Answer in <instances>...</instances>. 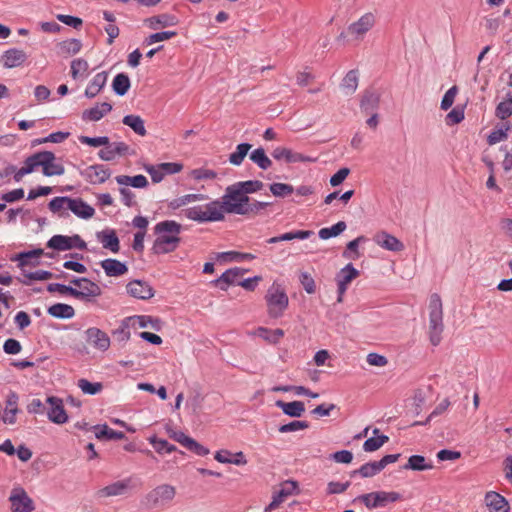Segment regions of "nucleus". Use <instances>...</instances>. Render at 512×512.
Returning <instances> with one entry per match:
<instances>
[{
	"mask_svg": "<svg viewBox=\"0 0 512 512\" xmlns=\"http://www.w3.org/2000/svg\"><path fill=\"white\" fill-rule=\"evenodd\" d=\"M218 204H220L219 209L224 216L225 213L244 216L255 215L270 205L269 202L251 201L248 195L234 187L233 184L225 189V193L221 200H218Z\"/></svg>",
	"mask_w": 512,
	"mask_h": 512,
	"instance_id": "f257e3e1",
	"label": "nucleus"
},
{
	"mask_svg": "<svg viewBox=\"0 0 512 512\" xmlns=\"http://www.w3.org/2000/svg\"><path fill=\"white\" fill-rule=\"evenodd\" d=\"M182 226L173 220H165L157 223L154 233L157 235L153 243L154 254H167L173 252L181 241L180 233Z\"/></svg>",
	"mask_w": 512,
	"mask_h": 512,
	"instance_id": "f03ea898",
	"label": "nucleus"
},
{
	"mask_svg": "<svg viewBox=\"0 0 512 512\" xmlns=\"http://www.w3.org/2000/svg\"><path fill=\"white\" fill-rule=\"evenodd\" d=\"M443 330L442 301L438 294H432L429 301V336L433 346L441 342Z\"/></svg>",
	"mask_w": 512,
	"mask_h": 512,
	"instance_id": "7ed1b4c3",
	"label": "nucleus"
},
{
	"mask_svg": "<svg viewBox=\"0 0 512 512\" xmlns=\"http://www.w3.org/2000/svg\"><path fill=\"white\" fill-rule=\"evenodd\" d=\"M218 200H213L205 205H197L183 210L186 218L199 222H217L224 220L223 213L220 212Z\"/></svg>",
	"mask_w": 512,
	"mask_h": 512,
	"instance_id": "20e7f679",
	"label": "nucleus"
},
{
	"mask_svg": "<svg viewBox=\"0 0 512 512\" xmlns=\"http://www.w3.org/2000/svg\"><path fill=\"white\" fill-rule=\"evenodd\" d=\"M267 304V312L271 318H279L283 316L284 311L289 305V298L285 290L278 283H273L267 290L265 295Z\"/></svg>",
	"mask_w": 512,
	"mask_h": 512,
	"instance_id": "39448f33",
	"label": "nucleus"
},
{
	"mask_svg": "<svg viewBox=\"0 0 512 512\" xmlns=\"http://www.w3.org/2000/svg\"><path fill=\"white\" fill-rule=\"evenodd\" d=\"M401 499V494L395 491H375L362 494L356 498L369 510L385 507L388 503H394Z\"/></svg>",
	"mask_w": 512,
	"mask_h": 512,
	"instance_id": "423d86ee",
	"label": "nucleus"
},
{
	"mask_svg": "<svg viewBox=\"0 0 512 512\" xmlns=\"http://www.w3.org/2000/svg\"><path fill=\"white\" fill-rule=\"evenodd\" d=\"M176 496V488L169 484L156 486L146 495L147 503L152 507L165 506Z\"/></svg>",
	"mask_w": 512,
	"mask_h": 512,
	"instance_id": "0eeeda50",
	"label": "nucleus"
},
{
	"mask_svg": "<svg viewBox=\"0 0 512 512\" xmlns=\"http://www.w3.org/2000/svg\"><path fill=\"white\" fill-rule=\"evenodd\" d=\"M376 16L372 12L363 14L357 21L347 27V33L355 40H363L365 35L375 26Z\"/></svg>",
	"mask_w": 512,
	"mask_h": 512,
	"instance_id": "6e6552de",
	"label": "nucleus"
},
{
	"mask_svg": "<svg viewBox=\"0 0 512 512\" xmlns=\"http://www.w3.org/2000/svg\"><path fill=\"white\" fill-rule=\"evenodd\" d=\"M9 501L11 502V510L13 512H32L35 509L33 500L21 487L12 489Z\"/></svg>",
	"mask_w": 512,
	"mask_h": 512,
	"instance_id": "1a4fd4ad",
	"label": "nucleus"
},
{
	"mask_svg": "<svg viewBox=\"0 0 512 512\" xmlns=\"http://www.w3.org/2000/svg\"><path fill=\"white\" fill-rule=\"evenodd\" d=\"M272 156L276 160H284L286 163L308 162L314 163L317 157L304 155L302 153L294 152L285 147H277L273 150Z\"/></svg>",
	"mask_w": 512,
	"mask_h": 512,
	"instance_id": "9d476101",
	"label": "nucleus"
},
{
	"mask_svg": "<svg viewBox=\"0 0 512 512\" xmlns=\"http://www.w3.org/2000/svg\"><path fill=\"white\" fill-rule=\"evenodd\" d=\"M47 403L50 405V408L47 411L48 419L55 424L66 423L68 420V416L64 409L62 399L56 396H49L47 398Z\"/></svg>",
	"mask_w": 512,
	"mask_h": 512,
	"instance_id": "9b49d317",
	"label": "nucleus"
},
{
	"mask_svg": "<svg viewBox=\"0 0 512 512\" xmlns=\"http://www.w3.org/2000/svg\"><path fill=\"white\" fill-rule=\"evenodd\" d=\"M81 175L86 181L95 185L104 183L111 176V171L102 164H95L81 171Z\"/></svg>",
	"mask_w": 512,
	"mask_h": 512,
	"instance_id": "f8f14e48",
	"label": "nucleus"
},
{
	"mask_svg": "<svg viewBox=\"0 0 512 512\" xmlns=\"http://www.w3.org/2000/svg\"><path fill=\"white\" fill-rule=\"evenodd\" d=\"M359 275V271L356 270L352 264H347L336 276L338 285V299L337 301L342 302L344 293L347 290L349 283Z\"/></svg>",
	"mask_w": 512,
	"mask_h": 512,
	"instance_id": "ddd939ff",
	"label": "nucleus"
},
{
	"mask_svg": "<svg viewBox=\"0 0 512 512\" xmlns=\"http://www.w3.org/2000/svg\"><path fill=\"white\" fill-rule=\"evenodd\" d=\"M85 337L88 344L100 351H106L110 347L109 336L99 328H88L85 331Z\"/></svg>",
	"mask_w": 512,
	"mask_h": 512,
	"instance_id": "4468645a",
	"label": "nucleus"
},
{
	"mask_svg": "<svg viewBox=\"0 0 512 512\" xmlns=\"http://www.w3.org/2000/svg\"><path fill=\"white\" fill-rule=\"evenodd\" d=\"M297 490V484L294 481H285L281 484L279 491L275 492L271 503L265 508V512L275 510L288 496H291Z\"/></svg>",
	"mask_w": 512,
	"mask_h": 512,
	"instance_id": "2eb2a0df",
	"label": "nucleus"
},
{
	"mask_svg": "<svg viewBox=\"0 0 512 512\" xmlns=\"http://www.w3.org/2000/svg\"><path fill=\"white\" fill-rule=\"evenodd\" d=\"M102 293L101 288L95 282L87 279L80 289L73 288V296L76 299L91 302L94 298L100 296Z\"/></svg>",
	"mask_w": 512,
	"mask_h": 512,
	"instance_id": "dca6fc26",
	"label": "nucleus"
},
{
	"mask_svg": "<svg viewBox=\"0 0 512 512\" xmlns=\"http://www.w3.org/2000/svg\"><path fill=\"white\" fill-rule=\"evenodd\" d=\"M126 289L130 296L137 299L148 300L154 296L153 288L145 281L133 280L127 284Z\"/></svg>",
	"mask_w": 512,
	"mask_h": 512,
	"instance_id": "f3484780",
	"label": "nucleus"
},
{
	"mask_svg": "<svg viewBox=\"0 0 512 512\" xmlns=\"http://www.w3.org/2000/svg\"><path fill=\"white\" fill-rule=\"evenodd\" d=\"M43 166L42 173L47 176H60L65 172L64 166L61 163L55 162V154L51 151H43Z\"/></svg>",
	"mask_w": 512,
	"mask_h": 512,
	"instance_id": "a211bd4d",
	"label": "nucleus"
},
{
	"mask_svg": "<svg viewBox=\"0 0 512 512\" xmlns=\"http://www.w3.org/2000/svg\"><path fill=\"white\" fill-rule=\"evenodd\" d=\"M485 503L490 512H509L510 505L504 496L490 491L485 495Z\"/></svg>",
	"mask_w": 512,
	"mask_h": 512,
	"instance_id": "6ab92c4d",
	"label": "nucleus"
},
{
	"mask_svg": "<svg viewBox=\"0 0 512 512\" xmlns=\"http://www.w3.org/2000/svg\"><path fill=\"white\" fill-rule=\"evenodd\" d=\"M67 209L71 210L77 217L82 219H89L95 214L94 208L81 198L69 197Z\"/></svg>",
	"mask_w": 512,
	"mask_h": 512,
	"instance_id": "aec40b11",
	"label": "nucleus"
},
{
	"mask_svg": "<svg viewBox=\"0 0 512 512\" xmlns=\"http://www.w3.org/2000/svg\"><path fill=\"white\" fill-rule=\"evenodd\" d=\"M374 241L377 245L389 251L399 252L404 249L403 243L387 232H381L375 235Z\"/></svg>",
	"mask_w": 512,
	"mask_h": 512,
	"instance_id": "412c9836",
	"label": "nucleus"
},
{
	"mask_svg": "<svg viewBox=\"0 0 512 512\" xmlns=\"http://www.w3.org/2000/svg\"><path fill=\"white\" fill-rule=\"evenodd\" d=\"M27 59V55L20 49H9L2 55V63L5 68H15L22 65Z\"/></svg>",
	"mask_w": 512,
	"mask_h": 512,
	"instance_id": "4be33fe9",
	"label": "nucleus"
},
{
	"mask_svg": "<svg viewBox=\"0 0 512 512\" xmlns=\"http://www.w3.org/2000/svg\"><path fill=\"white\" fill-rule=\"evenodd\" d=\"M19 397L15 392H10L6 399V407L2 420L6 424H14L16 422V415L19 412L18 409Z\"/></svg>",
	"mask_w": 512,
	"mask_h": 512,
	"instance_id": "5701e85b",
	"label": "nucleus"
},
{
	"mask_svg": "<svg viewBox=\"0 0 512 512\" xmlns=\"http://www.w3.org/2000/svg\"><path fill=\"white\" fill-rule=\"evenodd\" d=\"M97 238L102 243L103 248L108 249L113 253L119 252L120 242L115 230H103L97 234Z\"/></svg>",
	"mask_w": 512,
	"mask_h": 512,
	"instance_id": "b1692460",
	"label": "nucleus"
},
{
	"mask_svg": "<svg viewBox=\"0 0 512 512\" xmlns=\"http://www.w3.org/2000/svg\"><path fill=\"white\" fill-rule=\"evenodd\" d=\"M245 272L246 270L238 267L228 269L214 281V284L219 286L221 290L225 291L229 285L236 283L237 279Z\"/></svg>",
	"mask_w": 512,
	"mask_h": 512,
	"instance_id": "393cba45",
	"label": "nucleus"
},
{
	"mask_svg": "<svg viewBox=\"0 0 512 512\" xmlns=\"http://www.w3.org/2000/svg\"><path fill=\"white\" fill-rule=\"evenodd\" d=\"M100 264L106 275L109 277H118L128 271L126 264L117 259L108 258L101 261Z\"/></svg>",
	"mask_w": 512,
	"mask_h": 512,
	"instance_id": "a878e982",
	"label": "nucleus"
},
{
	"mask_svg": "<svg viewBox=\"0 0 512 512\" xmlns=\"http://www.w3.org/2000/svg\"><path fill=\"white\" fill-rule=\"evenodd\" d=\"M275 405L280 408L284 414L290 417H301L305 412V405L301 401L284 402L277 400Z\"/></svg>",
	"mask_w": 512,
	"mask_h": 512,
	"instance_id": "bb28decb",
	"label": "nucleus"
},
{
	"mask_svg": "<svg viewBox=\"0 0 512 512\" xmlns=\"http://www.w3.org/2000/svg\"><path fill=\"white\" fill-rule=\"evenodd\" d=\"M380 95L372 90H366L360 102V108L365 113L375 112L378 109Z\"/></svg>",
	"mask_w": 512,
	"mask_h": 512,
	"instance_id": "cd10ccee",
	"label": "nucleus"
},
{
	"mask_svg": "<svg viewBox=\"0 0 512 512\" xmlns=\"http://www.w3.org/2000/svg\"><path fill=\"white\" fill-rule=\"evenodd\" d=\"M129 486V480L116 481L98 491L101 497L119 496L125 493Z\"/></svg>",
	"mask_w": 512,
	"mask_h": 512,
	"instance_id": "c85d7f7f",
	"label": "nucleus"
},
{
	"mask_svg": "<svg viewBox=\"0 0 512 512\" xmlns=\"http://www.w3.org/2000/svg\"><path fill=\"white\" fill-rule=\"evenodd\" d=\"M107 82V73L100 72L96 74L91 82L88 84L85 90V96L88 98H94L105 86Z\"/></svg>",
	"mask_w": 512,
	"mask_h": 512,
	"instance_id": "c756f323",
	"label": "nucleus"
},
{
	"mask_svg": "<svg viewBox=\"0 0 512 512\" xmlns=\"http://www.w3.org/2000/svg\"><path fill=\"white\" fill-rule=\"evenodd\" d=\"M92 429L95 431V437L99 440H121L125 438V434L122 431H115L109 428L106 424L94 425Z\"/></svg>",
	"mask_w": 512,
	"mask_h": 512,
	"instance_id": "7c9ffc66",
	"label": "nucleus"
},
{
	"mask_svg": "<svg viewBox=\"0 0 512 512\" xmlns=\"http://www.w3.org/2000/svg\"><path fill=\"white\" fill-rule=\"evenodd\" d=\"M112 110V105L108 102H103L83 112V119L90 121H99L104 115Z\"/></svg>",
	"mask_w": 512,
	"mask_h": 512,
	"instance_id": "2f4dec72",
	"label": "nucleus"
},
{
	"mask_svg": "<svg viewBox=\"0 0 512 512\" xmlns=\"http://www.w3.org/2000/svg\"><path fill=\"white\" fill-rule=\"evenodd\" d=\"M433 468L431 462H427L422 455H412L408 458V462L403 466L405 470L425 471Z\"/></svg>",
	"mask_w": 512,
	"mask_h": 512,
	"instance_id": "473e14b6",
	"label": "nucleus"
},
{
	"mask_svg": "<svg viewBox=\"0 0 512 512\" xmlns=\"http://www.w3.org/2000/svg\"><path fill=\"white\" fill-rule=\"evenodd\" d=\"M48 314L59 319H70L75 315V310L71 305L57 303L48 308Z\"/></svg>",
	"mask_w": 512,
	"mask_h": 512,
	"instance_id": "72a5a7b5",
	"label": "nucleus"
},
{
	"mask_svg": "<svg viewBox=\"0 0 512 512\" xmlns=\"http://www.w3.org/2000/svg\"><path fill=\"white\" fill-rule=\"evenodd\" d=\"M382 471L381 467L379 466L378 461H372L363 464L360 468L353 470L350 473L351 477H354L356 475H360L362 478H370Z\"/></svg>",
	"mask_w": 512,
	"mask_h": 512,
	"instance_id": "f704fd0d",
	"label": "nucleus"
},
{
	"mask_svg": "<svg viewBox=\"0 0 512 512\" xmlns=\"http://www.w3.org/2000/svg\"><path fill=\"white\" fill-rule=\"evenodd\" d=\"M47 247L56 251L71 250V236L54 235L48 240Z\"/></svg>",
	"mask_w": 512,
	"mask_h": 512,
	"instance_id": "c9c22d12",
	"label": "nucleus"
},
{
	"mask_svg": "<svg viewBox=\"0 0 512 512\" xmlns=\"http://www.w3.org/2000/svg\"><path fill=\"white\" fill-rule=\"evenodd\" d=\"M119 185L132 186L134 188H144L148 185L147 178L144 175L126 176L119 175L115 178Z\"/></svg>",
	"mask_w": 512,
	"mask_h": 512,
	"instance_id": "e433bc0d",
	"label": "nucleus"
},
{
	"mask_svg": "<svg viewBox=\"0 0 512 512\" xmlns=\"http://www.w3.org/2000/svg\"><path fill=\"white\" fill-rule=\"evenodd\" d=\"M124 125L130 127L136 134L140 136H145L147 134L144 121L138 115H126L122 120Z\"/></svg>",
	"mask_w": 512,
	"mask_h": 512,
	"instance_id": "4c0bfd02",
	"label": "nucleus"
},
{
	"mask_svg": "<svg viewBox=\"0 0 512 512\" xmlns=\"http://www.w3.org/2000/svg\"><path fill=\"white\" fill-rule=\"evenodd\" d=\"M130 85V78L125 73L117 74L112 82L113 91L119 96L125 95L128 92Z\"/></svg>",
	"mask_w": 512,
	"mask_h": 512,
	"instance_id": "58836bf2",
	"label": "nucleus"
},
{
	"mask_svg": "<svg viewBox=\"0 0 512 512\" xmlns=\"http://www.w3.org/2000/svg\"><path fill=\"white\" fill-rule=\"evenodd\" d=\"M205 199H206V196L204 194H186V195L180 196L176 199H173L169 203L168 206H169V208L176 210V209H178L182 206H185L189 203L202 201Z\"/></svg>",
	"mask_w": 512,
	"mask_h": 512,
	"instance_id": "ea45409f",
	"label": "nucleus"
},
{
	"mask_svg": "<svg viewBox=\"0 0 512 512\" xmlns=\"http://www.w3.org/2000/svg\"><path fill=\"white\" fill-rule=\"evenodd\" d=\"M251 147L249 143L238 144L236 150L229 155V162L235 166L241 165Z\"/></svg>",
	"mask_w": 512,
	"mask_h": 512,
	"instance_id": "a19ab883",
	"label": "nucleus"
},
{
	"mask_svg": "<svg viewBox=\"0 0 512 512\" xmlns=\"http://www.w3.org/2000/svg\"><path fill=\"white\" fill-rule=\"evenodd\" d=\"M256 334L270 344H276L284 336L282 329L270 330L264 327H259Z\"/></svg>",
	"mask_w": 512,
	"mask_h": 512,
	"instance_id": "79ce46f5",
	"label": "nucleus"
},
{
	"mask_svg": "<svg viewBox=\"0 0 512 512\" xmlns=\"http://www.w3.org/2000/svg\"><path fill=\"white\" fill-rule=\"evenodd\" d=\"M347 225L344 221H339L331 227H325L319 230L318 235L322 240H327L331 237H336L344 232Z\"/></svg>",
	"mask_w": 512,
	"mask_h": 512,
	"instance_id": "37998d69",
	"label": "nucleus"
},
{
	"mask_svg": "<svg viewBox=\"0 0 512 512\" xmlns=\"http://www.w3.org/2000/svg\"><path fill=\"white\" fill-rule=\"evenodd\" d=\"M250 159L262 170H267L272 165V161L266 155L263 148H257L252 151Z\"/></svg>",
	"mask_w": 512,
	"mask_h": 512,
	"instance_id": "c03bdc74",
	"label": "nucleus"
},
{
	"mask_svg": "<svg viewBox=\"0 0 512 512\" xmlns=\"http://www.w3.org/2000/svg\"><path fill=\"white\" fill-rule=\"evenodd\" d=\"M341 87L346 91V94H353L358 87V72L350 70L343 78Z\"/></svg>",
	"mask_w": 512,
	"mask_h": 512,
	"instance_id": "a18cd8bd",
	"label": "nucleus"
},
{
	"mask_svg": "<svg viewBox=\"0 0 512 512\" xmlns=\"http://www.w3.org/2000/svg\"><path fill=\"white\" fill-rule=\"evenodd\" d=\"M233 185L234 187L238 188L241 192H243L245 195L260 191L264 186L263 182L259 180L241 181L234 183Z\"/></svg>",
	"mask_w": 512,
	"mask_h": 512,
	"instance_id": "49530a36",
	"label": "nucleus"
},
{
	"mask_svg": "<svg viewBox=\"0 0 512 512\" xmlns=\"http://www.w3.org/2000/svg\"><path fill=\"white\" fill-rule=\"evenodd\" d=\"M77 386L81 389L84 394L96 395L103 389V385L100 382H90L85 378H81L77 382Z\"/></svg>",
	"mask_w": 512,
	"mask_h": 512,
	"instance_id": "de8ad7c7",
	"label": "nucleus"
},
{
	"mask_svg": "<svg viewBox=\"0 0 512 512\" xmlns=\"http://www.w3.org/2000/svg\"><path fill=\"white\" fill-rule=\"evenodd\" d=\"M511 129V126L507 124H501L500 126L496 127L487 138V141L490 145L497 144L505 139H507V132Z\"/></svg>",
	"mask_w": 512,
	"mask_h": 512,
	"instance_id": "09e8293b",
	"label": "nucleus"
},
{
	"mask_svg": "<svg viewBox=\"0 0 512 512\" xmlns=\"http://www.w3.org/2000/svg\"><path fill=\"white\" fill-rule=\"evenodd\" d=\"M256 256L251 253H241L236 251H228L219 253L217 256L218 260L224 261H244V260H253Z\"/></svg>",
	"mask_w": 512,
	"mask_h": 512,
	"instance_id": "8fccbe9b",
	"label": "nucleus"
},
{
	"mask_svg": "<svg viewBox=\"0 0 512 512\" xmlns=\"http://www.w3.org/2000/svg\"><path fill=\"white\" fill-rule=\"evenodd\" d=\"M24 280L21 282L25 285H29L30 281H44L51 279L54 275L50 271L37 270L35 272H23Z\"/></svg>",
	"mask_w": 512,
	"mask_h": 512,
	"instance_id": "3c124183",
	"label": "nucleus"
},
{
	"mask_svg": "<svg viewBox=\"0 0 512 512\" xmlns=\"http://www.w3.org/2000/svg\"><path fill=\"white\" fill-rule=\"evenodd\" d=\"M43 157V151H40L25 159L23 167L28 174L34 172L38 167L43 166Z\"/></svg>",
	"mask_w": 512,
	"mask_h": 512,
	"instance_id": "603ef678",
	"label": "nucleus"
},
{
	"mask_svg": "<svg viewBox=\"0 0 512 512\" xmlns=\"http://www.w3.org/2000/svg\"><path fill=\"white\" fill-rule=\"evenodd\" d=\"M388 441H389V437L386 435L370 437L364 442L363 450L365 452H374V451L380 449Z\"/></svg>",
	"mask_w": 512,
	"mask_h": 512,
	"instance_id": "864d4df0",
	"label": "nucleus"
},
{
	"mask_svg": "<svg viewBox=\"0 0 512 512\" xmlns=\"http://www.w3.org/2000/svg\"><path fill=\"white\" fill-rule=\"evenodd\" d=\"M59 48L62 54L74 55L81 50L82 43L78 39H68L59 43Z\"/></svg>",
	"mask_w": 512,
	"mask_h": 512,
	"instance_id": "5fc2aeb1",
	"label": "nucleus"
},
{
	"mask_svg": "<svg viewBox=\"0 0 512 512\" xmlns=\"http://www.w3.org/2000/svg\"><path fill=\"white\" fill-rule=\"evenodd\" d=\"M88 62L82 58L74 59L71 62V76L73 79L82 77L88 71Z\"/></svg>",
	"mask_w": 512,
	"mask_h": 512,
	"instance_id": "6e6d98bb",
	"label": "nucleus"
},
{
	"mask_svg": "<svg viewBox=\"0 0 512 512\" xmlns=\"http://www.w3.org/2000/svg\"><path fill=\"white\" fill-rule=\"evenodd\" d=\"M365 241L366 238L364 236H359L354 240L348 242L346 246V251H344L343 256L345 258L357 259L359 257L358 246L360 243Z\"/></svg>",
	"mask_w": 512,
	"mask_h": 512,
	"instance_id": "4d7b16f0",
	"label": "nucleus"
},
{
	"mask_svg": "<svg viewBox=\"0 0 512 512\" xmlns=\"http://www.w3.org/2000/svg\"><path fill=\"white\" fill-rule=\"evenodd\" d=\"M269 188L276 197H286L294 192V187L286 183H272Z\"/></svg>",
	"mask_w": 512,
	"mask_h": 512,
	"instance_id": "13d9d810",
	"label": "nucleus"
},
{
	"mask_svg": "<svg viewBox=\"0 0 512 512\" xmlns=\"http://www.w3.org/2000/svg\"><path fill=\"white\" fill-rule=\"evenodd\" d=\"M214 458L216 461L224 464L246 465L247 460L243 452H237L233 458H222V453H215Z\"/></svg>",
	"mask_w": 512,
	"mask_h": 512,
	"instance_id": "bf43d9fd",
	"label": "nucleus"
},
{
	"mask_svg": "<svg viewBox=\"0 0 512 512\" xmlns=\"http://www.w3.org/2000/svg\"><path fill=\"white\" fill-rule=\"evenodd\" d=\"M495 115L501 120H505L512 115V97L497 105Z\"/></svg>",
	"mask_w": 512,
	"mask_h": 512,
	"instance_id": "052dcab7",
	"label": "nucleus"
},
{
	"mask_svg": "<svg viewBox=\"0 0 512 512\" xmlns=\"http://www.w3.org/2000/svg\"><path fill=\"white\" fill-rule=\"evenodd\" d=\"M176 32L175 31H163V32H157V33H154V34H151L149 35L145 40H144V44L146 45H152L156 42H161V41H165V40H168L174 36H176Z\"/></svg>",
	"mask_w": 512,
	"mask_h": 512,
	"instance_id": "680f3d73",
	"label": "nucleus"
},
{
	"mask_svg": "<svg viewBox=\"0 0 512 512\" xmlns=\"http://www.w3.org/2000/svg\"><path fill=\"white\" fill-rule=\"evenodd\" d=\"M450 406V401L446 398L444 400H442L436 407L435 409L431 412V414L428 416V418L426 419V421L424 422H420V421H416L412 424V426H416V425H426L432 418H434L435 416H438L440 414H442L443 412H445L448 407Z\"/></svg>",
	"mask_w": 512,
	"mask_h": 512,
	"instance_id": "e2e57ef3",
	"label": "nucleus"
},
{
	"mask_svg": "<svg viewBox=\"0 0 512 512\" xmlns=\"http://www.w3.org/2000/svg\"><path fill=\"white\" fill-rule=\"evenodd\" d=\"M309 427V423L307 421H299L295 420L288 424L281 425L279 427V432L281 433H288V432H294L298 430H304Z\"/></svg>",
	"mask_w": 512,
	"mask_h": 512,
	"instance_id": "0e129e2a",
	"label": "nucleus"
},
{
	"mask_svg": "<svg viewBox=\"0 0 512 512\" xmlns=\"http://www.w3.org/2000/svg\"><path fill=\"white\" fill-rule=\"evenodd\" d=\"M79 141L82 144H86V145H89L92 147L109 145V138L106 136H101V137L80 136Z\"/></svg>",
	"mask_w": 512,
	"mask_h": 512,
	"instance_id": "69168bd1",
	"label": "nucleus"
},
{
	"mask_svg": "<svg viewBox=\"0 0 512 512\" xmlns=\"http://www.w3.org/2000/svg\"><path fill=\"white\" fill-rule=\"evenodd\" d=\"M191 177L195 180H212L217 177L214 170L198 168L191 171Z\"/></svg>",
	"mask_w": 512,
	"mask_h": 512,
	"instance_id": "338daca9",
	"label": "nucleus"
},
{
	"mask_svg": "<svg viewBox=\"0 0 512 512\" xmlns=\"http://www.w3.org/2000/svg\"><path fill=\"white\" fill-rule=\"evenodd\" d=\"M457 92L458 89L456 86H452L450 89L446 91L440 105L442 110L446 111L453 105Z\"/></svg>",
	"mask_w": 512,
	"mask_h": 512,
	"instance_id": "774afa93",
	"label": "nucleus"
}]
</instances>
